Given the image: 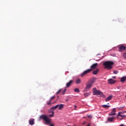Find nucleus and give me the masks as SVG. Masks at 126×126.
<instances>
[{"instance_id":"obj_1","label":"nucleus","mask_w":126,"mask_h":126,"mask_svg":"<svg viewBox=\"0 0 126 126\" xmlns=\"http://www.w3.org/2000/svg\"><path fill=\"white\" fill-rule=\"evenodd\" d=\"M105 68H107L109 70L113 68V65H114V63L112 61H106L103 63Z\"/></svg>"},{"instance_id":"obj_2","label":"nucleus","mask_w":126,"mask_h":126,"mask_svg":"<svg viewBox=\"0 0 126 126\" xmlns=\"http://www.w3.org/2000/svg\"><path fill=\"white\" fill-rule=\"evenodd\" d=\"M39 119L40 120H43L44 121H45V125H50V124H52V120L50 119L49 118H48L47 116L45 115H42L39 117Z\"/></svg>"},{"instance_id":"obj_3","label":"nucleus","mask_w":126,"mask_h":126,"mask_svg":"<svg viewBox=\"0 0 126 126\" xmlns=\"http://www.w3.org/2000/svg\"><path fill=\"white\" fill-rule=\"evenodd\" d=\"M93 95H99L100 96H103V97H105V95L102 93L101 91L97 90L96 88H94L93 89Z\"/></svg>"},{"instance_id":"obj_4","label":"nucleus","mask_w":126,"mask_h":126,"mask_svg":"<svg viewBox=\"0 0 126 126\" xmlns=\"http://www.w3.org/2000/svg\"><path fill=\"white\" fill-rule=\"evenodd\" d=\"M91 71H92V69H89L86 71H84L83 72V73H82L81 74V76L82 77L84 76V75H86V74H87V73H89V72H91Z\"/></svg>"},{"instance_id":"obj_5","label":"nucleus","mask_w":126,"mask_h":126,"mask_svg":"<svg viewBox=\"0 0 126 126\" xmlns=\"http://www.w3.org/2000/svg\"><path fill=\"white\" fill-rule=\"evenodd\" d=\"M92 87V84L89 83L86 88L84 89V91H88V90L90 89Z\"/></svg>"},{"instance_id":"obj_6","label":"nucleus","mask_w":126,"mask_h":126,"mask_svg":"<svg viewBox=\"0 0 126 126\" xmlns=\"http://www.w3.org/2000/svg\"><path fill=\"white\" fill-rule=\"evenodd\" d=\"M115 121V117L114 116L109 117L107 118V122H110V123H112Z\"/></svg>"},{"instance_id":"obj_7","label":"nucleus","mask_w":126,"mask_h":126,"mask_svg":"<svg viewBox=\"0 0 126 126\" xmlns=\"http://www.w3.org/2000/svg\"><path fill=\"white\" fill-rule=\"evenodd\" d=\"M57 108H58V110H63L64 107V104H58L57 105Z\"/></svg>"},{"instance_id":"obj_8","label":"nucleus","mask_w":126,"mask_h":126,"mask_svg":"<svg viewBox=\"0 0 126 126\" xmlns=\"http://www.w3.org/2000/svg\"><path fill=\"white\" fill-rule=\"evenodd\" d=\"M119 51L123 52V51H125V50H126V47L124 45H121L119 47Z\"/></svg>"},{"instance_id":"obj_9","label":"nucleus","mask_w":126,"mask_h":126,"mask_svg":"<svg viewBox=\"0 0 126 126\" xmlns=\"http://www.w3.org/2000/svg\"><path fill=\"white\" fill-rule=\"evenodd\" d=\"M108 82L109 84H114V83H116V81L113 79H110L108 80Z\"/></svg>"},{"instance_id":"obj_10","label":"nucleus","mask_w":126,"mask_h":126,"mask_svg":"<svg viewBox=\"0 0 126 126\" xmlns=\"http://www.w3.org/2000/svg\"><path fill=\"white\" fill-rule=\"evenodd\" d=\"M116 108H113L111 113L109 114V116H114V115H116Z\"/></svg>"},{"instance_id":"obj_11","label":"nucleus","mask_w":126,"mask_h":126,"mask_svg":"<svg viewBox=\"0 0 126 126\" xmlns=\"http://www.w3.org/2000/svg\"><path fill=\"white\" fill-rule=\"evenodd\" d=\"M73 82V80H70L68 83H67L66 85V88H68V87H69L71 85V84H72Z\"/></svg>"},{"instance_id":"obj_12","label":"nucleus","mask_w":126,"mask_h":126,"mask_svg":"<svg viewBox=\"0 0 126 126\" xmlns=\"http://www.w3.org/2000/svg\"><path fill=\"white\" fill-rule=\"evenodd\" d=\"M112 99H113V95H110L105 99V101L109 102V101H111Z\"/></svg>"},{"instance_id":"obj_13","label":"nucleus","mask_w":126,"mask_h":126,"mask_svg":"<svg viewBox=\"0 0 126 126\" xmlns=\"http://www.w3.org/2000/svg\"><path fill=\"white\" fill-rule=\"evenodd\" d=\"M97 65H98V63H94L91 66V69H92V70L93 69H94V68H96V66H97Z\"/></svg>"},{"instance_id":"obj_14","label":"nucleus","mask_w":126,"mask_h":126,"mask_svg":"<svg viewBox=\"0 0 126 126\" xmlns=\"http://www.w3.org/2000/svg\"><path fill=\"white\" fill-rule=\"evenodd\" d=\"M34 119H31L29 120V124L31 125V126H33L34 124H35V122H34Z\"/></svg>"},{"instance_id":"obj_15","label":"nucleus","mask_w":126,"mask_h":126,"mask_svg":"<svg viewBox=\"0 0 126 126\" xmlns=\"http://www.w3.org/2000/svg\"><path fill=\"white\" fill-rule=\"evenodd\" d=\"M96 79H97L96 78H93V79H92V80L90 81V83L91 84H92V85H93V83H94V82H95V81H96Z\"/></svg>"},{"instance_id":"obj_16","label":"nucleus","mask_w":126,"mask_h":126,"mask_svg":"<svg viewBox=\"0 0 126 126\" xmlns=\"http://www.w3.org/2000/svg\"><path fill=\"white\" fill-rule=\"evenodd\" d=\"M126 76H124L121 79V82L124 83V82H126Z\"/></svg>"},{"instance_id":"obj_17","label":"nucleus","mask_w":126,"mask_h":126,"mask_svg":"<svg viewBox=\"0 0 126 126\" xmlns=\"http://www.w3.org/2000/svg\"><path fill=\"white\" fill-rule=\"evenodd\" d=\"M121 114H123V113L122 112H119L118 115H117V117H122V118H126V115H121Z\"/></svg>"},{"instance_id":"obj_18","label":"nucleus","mask_w":126,"mask_h":126,"mask_svg":"<svg viewBox=\"0 0 126 126\" xmlns=\"http://www.w3.org/2000/svg\"><path fill=\"white\" fill-rule=\"evenodd\" d=\"M98 72H99V69H97L95 70H94L93 72V74H94V75H96V74H97V73H98Z\"/></svg>"},{"instance_id":"obj_19","label":"nucleus","mask_w":126,"mask_h":126,"mask_svg":"<svg viewBox=\"0 0 126 126\" xmlns=\"http://www.w3.org/2000/svg\"><path fill=\"white\" fill-rule=\"evenodd\" d=\"M76 83L77 84H79L81 83V80L80 79H77L76 80Z\"/></svg>"},{"instance_id":"obj_20","label":"nucleus","mask_w":126,"mask_h":126,"mask_svg":"<svg viewBox=\"0 0 126 126\" xmlns=\"http://www.w3.org/2000/svg\"><path fill=\"white\" fill-rule=\"evenodd\" d=\"M56 109H58V106H55L51 108V111H54L55 110H56Z\"/></svg>"},{"instance_id":"obj_21","label":"nucleus","mask_w":126,"mask_h":126,"mask_svg":"<svg viewBox=\"0 0 126 126\" xmlns=\"http://www.w3.org/2000/svg\"><path fill=\"white\" fill-rule=\"evenodd\" d=\"M74 92H76L77 93L80 92V91L79 90V89L78 88H76L74 89Z\"/></svg>"},{"instance_id":"obj_22","label":"nucleus","mask_w":126,"mask_h":126,"mask_svg":"<svg viewBox=\"0 0 126 126\" xmlns=\"http://www.w3.org/2000/svg\"><path fill=\"white\" fill-rule=\"evenodd\" d=\"M89 95H90V93H86L84 94L85 97H88V96H89Z\"/></svg>"},{"instance_id":"obj_23","label":"nucleus","mask_w":126,"mask_h":126,"mask_svg":"<svg viewBox=\"0 0 126 126\" xmlns=\"http://www.w3.org/2000/svg\"><path fill=\"white\" fill-rule=\"evenodd\" d=\"M62 91H63V89L59 90V91L56 93L57 95H59V94H60Z\"/></svg>"},{"instance_id":"obj_24","label":"nucleus","mask_w":126,"mask_h":126,"mask_svg":"<svg viewBox=\"0 0 126 126\" xmlns=\"http://www.w3.org/2000/svg\"><path fill=\"white\" fill-rule=\"evenodd\" d=\"M103 108H110V105H102Z\"/></svg>"},{"instance_id":"obj_25","label":"nucleus","mask_w":126,"mask_h":126,"mask_svg":"<svg viewBox=\"0 0 126 126\" xmlns=\"http://www.w3.org/2000/svg\"><path fill=\"white\" fill-rule=\"evenodd\" d=\"M54 112H52V114H49L48 115V117H54Z\"/></svg>"},{"instance_id":"obj_26","label":"nucleus","mask_w":126,"mask_h":126,"mask_svg":"<svg viewBox=\"0 0 126 126\" xmlns=\"http://www.w3.org/2000/svg\"><path fill=\"white\" fill-rule=\"evenodd\" d=\"M47 105H52V101L51 100H49L47 103Z\"/></svg>"},{"instance_id":"obj_27","label":"nucleus","mask_w":126,"mask_h":126,"mask_svg":"<svg viewBox=\"0 0 126 126\" xmlns=\"http://www.w3.org/2000/svg\"><path fill=\"white\" fill-rule=\"evenodd\" d=\"M113 73L114 74H118V73H119V71L117 70L113 71Z\"/></svg>"},{"instance_id":"obj_28","label":"nucleus","mask_w":126,"mask_h":126,"mask_svg":"<svg viewBox=\"0 0 126 126\" xmlns=\"http://www.w3.org/2000/svg\"><path fill=\"white\" fill-rule=\"evenodd\" d=\"M65 91H66V89H65L63 91V92L62 94V95L64 94H65Z\"/></svg>"},{"instance_id":"obj_29","label":"nucleus","mask_w":126,"mask_h":126,"mask_svg":"<svg viewBox=\"0 0 126 126\" xmlns=\"http://www.w3.org/2000/svg\"><path fill=\"white\" fill-rule=\"evenodd\" d=\"M54 98H56V96H53L52 97H51L50 99V100L52 101V100H54Z\"/></svg>"},{"instance_id":"obj_30","label":"nucleus","mask_w":126,"mask_h":126,"mask_svg":"<svg viewBox=\"0 0 126 126\" xmlns=\"http://www.w3.org/2000/svg\"><path fill=\"white\" fill-rule=\"evenodd\" d=\"M123 57H124V59H126V53H125L124 54Z\"/></svg>"},{"instance_id":"obj_31","label":"nucleus","mask_w":126,"mask_h":126,"mask_svg":"<svg viewBox=\"0 0 126 126\" xmlns=\"http://www.w3.org/2000/svg\"><path fill=\"white\" fill-rule=\"evenodd\" d=\"M49 126H55V125H54V124H50L49 125Z\"/></svg>"},{"instance_id":"obj_32","label":"nucleus","mask_w":126,"mask_h":126,"mask_svg":"<svg viewBox=\"0 0 126 126\" xmlns=\"http://www.w3.org/2000/svg\"><path fill=\"white\" fill-rule=\"evenodd\" d=\"M88 118H92V117L91 116V115H89V116H88Z\"/></svg>"},{"instance_id":"obj_33","label":"nucleus","mask_w":126,"mask_h":126,"mask_svg":"<svg viewBox=\"0 0 126 126\" xmlns=\"http://www.w3.org/2000/svg\"><path fill=\"white\" fill-rule=\"evenodd\" d=\"M112 78H114V79L116 78V76H113Z\"/></svg>"},{"instance_id":"obj_34","label":"nucleus","mask_w":126,"mask_h":126,"mask_svg":"<svg viewBox=\"0 0 126 126\" xmlns=\"http://www.w3.org/2000/svg\"><path fill=\"white\" fill-rule=\"evenodd\" d=\"M120 126H125V125L124 124H122L120 125Z\"/></svg>"},{"instance_id":"obj_35","label":"nucleus","mask_w":126,"mask_h":126,"mask_svg":"<svg viewBox=\"0 0 126 126\" xmlns=\"http://www.w3.org/2000/svg\"><path fill=\"white\" fill-rule=\"evenodd\" d=\"M77 107V106L76 105H75V109H76Z\"/></svg>"},{"instance_id":"obj_36","label":"nucleus","mask_w":126,"mask_h":126,"mask_svg":"<svg viewBox=\"0 0 126 126\" xmlns=\"http://www.w3.org/2000/svg\"><path fill=\"white\" fill-rule=\"evenodd\" d=\"M85 124H86V122H84L83 123V125H85Z\"/></svg>"},{"instance_id":"obj_37","label":"nucleus","mask_w":126,"mask_h":126,"mask_svg":"<svg viewBox=\"0 0 126 126\" xmlns=\"http://www.w3.org/2000/svg\"><path fill=\"white\" fill-rule=\"evenodd\" d=\"M66 101H67V99H66Z\"/></svg>"},{"instance_id":"obj_38","label":"nucleus","mask_w":126,"mask_h":126,"mask_svg":"<svg viewBox=\"0 0 126 126\" xmlns=\"http://www.w3.org/2000/svg\"><path fill=\"white\" fill-rule=\"evenodd\" d=\"M67 126H69V125H68Z\"/></svg>"}]
</instances>
